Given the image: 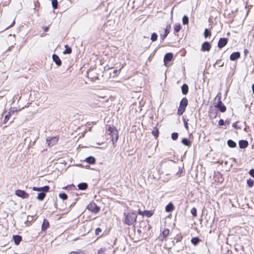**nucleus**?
Returning a JSON list of instances; mask_svg holds the SVG:
<instances>
[{"label":"nucleus","instance_id":"obj_7","mask_svg":"<svg viewBox=\"0 0 254 254\" xmlns=\"http://www.w3.org/2000/svg\"><path fill=\"white\" fill-rule=\"evenodd\" d=\"M214 106L215 108L219 110V111L222 113L225 112L226 110V106L222 103V101L220 100L218 101V103Z\"/></svg>","mask_w":254,"mask_h":254},{"label":"nucleus","instance_id":"obj_32","mask_svg":"<svg viewBox=\"0 0 254 254\" xmlns=\"http://www.w3.org/2000/svg\"><path fill=\"white\" fill-rule=\"evenodd\" d=\"M158 35L156 33H153L151 36V40L152 42H155L157 40Z\"/></svg>","mask_w":254,"mask_h":254},{"label":"nucleus","instance_id":"obj_15","mask_svg":"<svg viewBox=\"0 0 254 254\" xmlns=\"http://www.w3.org/2000/svg\"><path fill=\"white\" fill-rule=\"evenodd\" d=\"M173 55L171 53H168L166 54L164 58V62H169L171 61L172 59H173Z\"/></svg>","mask_w":254,"mask_h":254},{"label":"nucleus","instance_id":"obj_26","mask_svg":"<svg viewBox=\"0 0 254 254\" xmlns=\"http://www.w3.org/2000/svg\"><path fill=\"white\" fill-rule=\"evenodd\" d=\"M227 144L228 146L231 148H234L236 146V143L231 139H229L227 141Z\"/></svg>","mask_w":254,"mask_h":254},{"label":"nucleus","instance_id":"obj_25","mask_svg":"<svg viewBox=\"0 0 254 254\" xmlns=\"http://www.w3.org/2000/svg\"><path fill=\"white\" fill-rule=\"evenodd\" d=\"M182 142L184 145L188 146H190L191 145V142L190 141L186 138H183L182 140Z\"/></svg>","mask_w":254,"mask_h":254},{"label":"nucleus","instance_id":"obj_23","mask_svg":"<svg viewBox=\"0 0 254 254\" xmlns=\"http://www.w3.org/2000/svg\"><path fill=\"white\" fill-rule=\"evenodd\" d=\"M218 111L216 110L211 109L209 111V116L211 118H215L216 117Z\"/></svg>","mask_w":254,"mask_h":254},{"label":"nucleus","instance_id":"obj_46","mask_svg":"<svg viewBox=\"0 0 254 254\" xmlns=\"http://www.w3.org/2000/svg\"><path fill=\"white\" fill-rule=\"evenodd\" d=\"M218 124L219 126H223L224 124V121L222 119H220L219 121Z\"/></svg>","mask_w":254,"mask_h":254},{"label":"nucleus","instance_id":"obj_17","mask_svg":"<svg viewBox=\"0 0 254 254\" xmlns=\"http://www.w3.org/2000/svg\"><path fill=\"white\" fill-rule=\"evenodd\" d=\"M85 161L90 164H94L95 163V158L93 156L87 157Z\"/></svg>","mask_w":254,"mask_h":254},{"label":"nucleus","instance_id":"obj_28","mask_svg":"<svg viewBox=\"0 0 254 254\" xmlns=\"http://www.w3.org/2000/svg\"><path fill=\"white\" fill-rule=\"evenodd\" d=\"M181 26L180 24L176 23L174 27V32L176 33L179 32L180 30H181Z\"/></svg>","mask_w":254,"mask_h":254},{"label":"nucleus","instance_id":"obj_11","mask_svg":"<svg viewBox=\"0 0 254 254\" xmlns=\"http://www.w3.org/2000/svg\"><path fill=\"white\" fill-rule=\"evenodd\" d=\"M52 59L53 61L58 66H60L61 65L62 62L58 55L53 54L52 55Z\"/></svg>","mask_w":254,"mask_h":254},{"label":"nucleus","instance_id":"obj_51","mask_svg":"<svg viewBox=\"0 0 254 254\" xmlns=\"http://www.w3.org/2000/svg\"><path fill=\"white\" fill-rule=\"evenodd\" d=\"M252 88L253 92L254 93V83L252 85Z\"/></svg>","mask_w":254,"mask_h":254},{"label":"nucleus","instance_id":"obj_29","mask_svg":"<svg viewBox=\"0 0 254 254\" xmlns=\"http://www.w3.org/2000/svg\"><path fill=\"white\" fill-rule=\"evenodd\" d=\"M191 242L193 245H196L199 243V239L197 237H194L191 239Z\"/></svg>","mask_w":254,"mask_h":254},{"label":"nucleus","instance_id":"obj_40","mask_svg":"<svg viewBox=\"0 0 254 254\" xmlns=\"http://www.w3.org/2000/svg\"><path fill=\"white\" fill-rule=\"evenodd\" d=\"M17 111V110L15 108H11L8 112V115L10 116L13 114L15 112Z\"/></svg>","mask_w":254,"mask_h":254},{"label":"nucleus","instance_id":"obj_55","mask_svg":"<svg viewBox=\"0 0 254 254\" xmlns=\"http://www.w3.org/2000/svg\"><path fill=\"white\" fill-rule=\"evenodd\" d=\"M14 22H15L14 21H13L12 24L10 26H9V27L11 26L14 23Z\"/></svg>","mask_w":254,"mask_h":254},{"label":"nucleus","instance_id":"obj_35","mask_svg":"<svg viewBox=\"0 0 254 254\" xmlns=\"http://www.w3.org/2000/svg\"><path fill=\"white\" fill-rule=\"evenodd\" d=\"M58 0H52V4L54 9H56L58 7Z\"/></svg>","mask_w":254,"mask_h":254},{"label":"nucleus","instance_id":"obj_4","mask_svg":"<svg viewBox=\"0 0 254 254\" xmlns=\"http://www.w3.org/2000/svg\"><path fill=\"white\" fill-rule=\"evenodd\" d=\"M87 208L89 211L93 212V213H98L100 211V207L97 206L95 203H89L87 206Z\"/></svg>","mask_w":254,"mask_h":254},{"label":"nucleus","instance_id":"obj_52","mask_svg":"<svg viewBox=\"0 0 254 254\" xmlns=\"http://www.w3.org/2000/svg\"><path fill=\"white\" fill-rule=\"evenodd\" d=\"M233 127H236V124L235 123H234L233 124Z\"/></svg>","mask_w":254,"mask_h":254},{"label":"nucleus","instance_id":"obj_20","mask_svg":"<svg viewBox=\"0 0 254 254\" xmlns=\"http://www.w3.org/2000/svg\"><path fill=\"white\" fill-rule=\"evenodd\" d=\"M181 89H182V93L184 95H186L188 93L189 87H188V86L186 84H184L182 85Z\"/></svg>","mask_w":254,"mask_h":254},{"label":"nucleus","instance_id":"obj_41","mask_svg":"<svg viewBox=\"0 0 254 254\" xmlns=\"http://www.w3.org/2000/svg\"><path fill=\"white\" fill-rule=\"evenodd\" d=\"M216 64H218L219 65V66H222L223 65V63H221V61L220 60V61H217L215 64H214V66H215Z\"/></svg>","mask_w":254,"mask_h":254},{"label":"nucleus","instance_id":"obj_53","mask_svg":"<svg viewBox=\"0 0 254 254\" xmlns=\"http://www.w3.org/2000/svg\"><path fill=\"white\" fill-rule=\"evenodd\" d=\"M117 72H118V70H115L113 71V73H117Z\"/></svg>","mask_w":254,"mask_h":254},{"label":"nucleus","instance_id":"obj_45","mask_svg":"<svg viewBox=\"0 0 254 254\" xmlns=\"http://www.w3.org/2000/svg\"><path fill=\"white\" fill-rule=\"evenodd\" d=\"M184 125H185V128H186L187 130H188V129H189V126H188V124L187 122L185 120H184Z\"/></svg>","mask_w":254,"mask_h":254},{"label":"nucleus","instance_id":"obj_48","mask_svg":"<svg viewBox=\"0 0 254 254\" xmlns=\"http://www.w3.org/2000/svg\"><path fill=\"white\" fill-rule=\"evenodd\" d=\"M70 254H80L79 253H77V252H71Z\"/></svg>","mask_w":254,"mask_h":254},{"label":"nucleus","instance_id":"obj_34","mask_svg":"<svg viewBox=\"0 0 254 254\" xmlns=\"http://www.w3.org/2000/svg\"><path fill=\"white\" fill-rule=\"evenodd\" d=\"M59 196L60 198L63 200H65L67 198V195L65 193H60Z\"/></svg>","mask_w":254,"mask_h":254},{"label":"nucleus","instance_id":"obj_14","mask_svg":"<svg viewBox=\"0 0 254 254\" xmlns=\"http://www.w3.org/2000/svg\"><path fill=\"white\" fill-rule=\"evenodd\" d=\"M171 28L170 25L167 26L166 29H165V33L163 35H161V39L163 41L169 33V29Z\"/></svg>","mask_w":254,"mask_h":254},{"label":"nucleus","instance_id":"obj_44","mask_svg":"<svg viewBox=\"0 0 254 254\" xmlns=\"http://www.w3.org/2000/svg\"><path fill=\"white\" fill-rule=\"evenodd\" d=\"M101 231H102V230H101V228H97L96 229V231H95L96 234V235H99V233H100V232H101Z\"/></svg>","mask_w":254,"mask_h":254},{"label":"nucleus","instance_id":"obj_50","mask_svg":"<svg viewBox=\"0 0 254 254\" xmlns=\"http://www.w3.org/2000/svg\"><path fill=\"white\" fill-rule=\"evenodd\" d=\"M244 53H245V55H247V54L248 53V50H247V49H245V50H244Z\"/></svg>","mask_w":254,"mask_h":254},{"label":"nucleus","instance_id":"obj_9","mask_svg":"<svg viewBox=\"0 0 254 254\" xmlns=\"http://www.w3.org/2000/svg\"><path fill=\"white\" fill-rule=\"evenodd\" d=\"M211 45L208 42H204L201 46V50L203 52L209 51L211 49Z\"/></svg>","mask_w":254,"mask_h":254},{"label":"nucleus","instance_id":"obj_12","mask_svg":"<svg viewBox=\"0 0 254 254\" xmlns=\"http://www.w3.org/2000/svg\"><path fill=\"white\" fill-rule=\"evenodd\" d=\"M240 57V54L238 52H234L230 56V59L231 61H235L238 58H239Z\"/></svg>","mask_w":254,"mask_h":254},{"label":"nucleus","instance_id":"obj_47","mask_svg":"<svg viewBox=\"0 0 254 254\" xmlns=\"http://www.w3.org/2000/svg\"><path fill=\"white\" fill-rule=\"evenodd\" d=\"M138 213L142 216H144V211H141L140 209L138 210Z\"/></svg>","mask_w":254,"mask_h":254},{"label":"nucleus","instance_id":"obj_8","mask_svg":"<svg viewBox=\"0 0 254 254\" xmlns=\"http://www.w3.org/2000/svg\"><path fill=\"white\" fill-rule=\"evenodd\" d=\"M49 187L48 186H45L44 187H40V188H37V187H33L32 188V190L34 191H39L40 192H42V191H45V192H48L49 190Z\"/></svg>","mask_w":254,"mask_h":254},{"label":"nucleus","instance_id":"obj_24","mask_svg":"<svg viewBox=\"0 0 254 254\" xmlns=\"http://www.w3.org/2000/svg\"><path fill=\"white\" fill-rule=\"evenodd\" d=\"M65 50L63 52L64 54H69L71 53V48L67 45H65Z\"/></svg>","mask_w":254,"mask_h":254},{"label":"nucleus","instance_id":"obj_42","mask_svg":"<svg viewBox=\"0 0 254 254\" xmlns=\"http://www.w3.org/2000/svg\"><path fill=\"white\" fill-rule=\"evenodd\" d=\"M9 116H10V115L8 114H7L5 116L4 119V123H6L8 121V120H9Z\"/></svg>","mask_w":254,"mask_h":254},{"label":"nucleus","instance_id":"obj_49","mask_svg":"<svg viewBox=\"0 0 254 254\" xmlns=\"http://www.w3.org/2000/svg\"><path fill=\"white\" fill-rule=\"evenodd\" d=\"M31 218L32 219V217H31V216H29L28 217V218H27V219H28V220H27V221H31V220H32V219L31 220Z\"/></svg>","mask_w":254,"mask_h":254},{"label":"nucleus","instance_id":"obj_27","mask_svg":"<svg viewBox=\"0 0 254 254\" xmlns=\"http://www.w3.org/2000/svg\"><path fill=\"white\" fill-rule=\"evenodd\" d=\"M163 239H166L169 234V230L168 229H164L162 232Z\"/></svg>","mask_w":254,"mask_h":254},{"label":"nucleus","instance_id":"obj_22","mask_svg":"<svg viewBox=\"0 0 254 254\" xmlns=\"http://www.w3.org/2000/svg\"><path fill=\"white\" fill-rule=\"evenodd\" d=\"M87 184L85 183H80L78 185L79 190H85L87 188Z\"/></svg>","mask_w":254,"mask_h":254},{"label":"nucleus","instance_id":"obj_5","mask_svg":"<svg viewBox=\"0 0 254 254\" xmlns=\"http://www.w3.org/2000/svg\"><path fill=\"white\" fill-rule=\"evenodd\" d=\"M58 141V138L56 136L49 137L46 139L47 143L49 146H53L54 144H56Z\"/></svg>","mask_w":254,"mask_h":254},{"label":"nucleus","instance_id":"obj_6","mask_svg":"<svg viewBox=\"0 0 254 254\" xmlns=\"http://www.w3.org/2000/svg\"><path fill=\"white\" fill-rule=\"evenodd\" d=\"M15 193L17 196L22 197V198H27L29 197V194L22 190H18L15 191Z\"/></svg>","mask_w":254,"mask_h":254},{"label":"nucleus","instance_id":"obj_13","mask_svg":"<svg viewBox=\"0 0 254 254\" xmlns=\"http://www.w3.org/2000/svg\"><path fill=\"white\" fill-rule=\"evenodd\" d=\"M13 239L15 245H18L22 240V237L19 235H14Z\"/></svg>","mask_w":254,"mask_h":254},{"label":"nucleus","instance_id":"obj_31","mask_svg":"<svg viewBox=\"0 0 254 254\" xmlns=\"http://www.w3.org/2000/svg\"><path fill=\"white\" fill-rule=\"evenodd\" d=\"M182 22L184 25L188 24L189 23V18L187 15H184L182 19Z\"/></svg>","mask_w":254,"mask_h":254},{"label":"nucleus","instance_id":"obj_2","mask_svg":"<svg viewBox=\"0 0 254 254\" xmlns=\"http://www.w3.org/2000/svg\"><path fill=\"white\" fill-rule=\"evenodd\" d=\"M188 104V101L186 97L183 98L180 102V106L178 109V114L182 115L185 112Z\"/></svg>","mask_w":254,"mask_h":254},{"label":"nucleus","instance_id":"obj_10","mask_svg":"<svg viewBox=\"0 0 254 254\" xmlns=\"http://www.w3.org/2000/svg\"><path fill=\"white\" fill-rule=\"evenodd\" d=\"M227 43V39L225 38H221L218 43V47L219 48L224 47Z\"/></svg>","mask_w":254,"mask_h":254},{"label":"nucleus","instance_id":"obj_3","mask_svg":"<svg viewBox=\"0 0 254 254\" xmlns=\"http://www.w3.org/2000/svg\"><path fill=\"white\" fill-rule=\"evenodd\" d=\"M108 131L112 137V141L113 143H114V142H116L118 139L119 136L118 130L115 127H110L108 128Z\"/></svg>","mask_w":254,"mask_h":254},{"label":"nucleus","instance_id":"obj_37","mask_svg":"<svg viewBox=\"0 0 254 254\" xmlns=\"http://www.w3.org/2000/svg\"><path fill=\"white\" fill-rule=\"evenodd\" d=\"M247 184L250 187L252 188L254 186V182L253 180L250 179L247 180Z\"/></svg>","mask_w":254,"mask_h":254},{"label":"nucleus","instance_id":"obj_21","mask_svg":"<svg viewBox=\"0 0 254 254\" xmlns=\"http://www.w3.org/2000/svg\"><path fill=\"white\" fill-rule=\"evenodd\" d=\"M174 209V206L172 203L168 204L165 207V210L167 212H172Z\"/></svg>","mask_w":254,"mask_h":254},{"label":"nucleus","instance_id":"obj_19","mask_svg":"<svg viewBox=\"0 0 254 254\" xmlns=\"http://www.w3.org/2000/svg\"><path fill=\"white\" fill-rule=\"evenodd\" d=\"M47 192H45V191H42V192H39L38 194V195H37V198L41 201V200H43L45 196H46V193Z\"/></svg>","mask_w":254,"mask_h":254},{"label":"nucleus","instance_id":"obj_33","mask_svg":"<svg viewBox=\"0 0 254 254\" xmlns=\"http://www.w3.org/2000/svg\"><path fill=\"white\" fill-rule=\"evenodd\" d=\"M144 216L147 217H150L152 216L153 213L151 211L145 210L144 211Z\"/></svg>","mask_w":254,"mask_h":254},{"label":"nucleus","instance_id":"obj_30","mask_svg":"<svg viewBox=\"0 0 254 254\" xmlns=\"http://www.w3.org/2000/svg\"><path fill=\"white\" fill-rule=\"evenodd\" d=\"M152 133L156 138L159 135V131L158 128L155 127L154 129L152 131Z\"/></svg>","mask_w":254,"mask_h":254},{"label":"nucleus","instance_id":"obj_16","mask_svg":"<svg viewBox=\"0 0 254 254\" xmlns=\"http://www.w3.org/2000/svg\"><path fill=\"white\" fill-rule=\"evenodd\" d=\"M239 144V147L241 148H245L248 145V141L246 140H240Z\"/></svg>","mask_w":254,"mask_h":254},{"label":"nucleus","instance_id":"obj_38","mask_svg":"<svg viewBox=\"0 0 254 254\" xmlns=\"http://www.w3.org/2000/svg\"><path fill=\"white\" fill-rule=\"evenodd\" d=\"M171 137L173 140H176L178 138V133L177 132H173L171 134Z\"/></svg>","mask_w":254,"mask_h":254},{"label":"nucleus","instance_id":"obj_36","mask_svg":"<svg viewBox=\"0 0 254 254\" xmlns=\"http://www.w3.org/2000/svg\"><path fill=\"white\" fill-rule=\"evenodd\" d=\"M211 35V32L207 29H205L204 32V36L205 38H207Z\"/></svg>","mask_w":254,"mask_h":254},{"label":"nucleus","instance_id":"obj_39","mask_svg":"<svg viewBox=\"0 0 254 254\" xmlns=\"http://www.w3.org/2000/svg\"><path fill=\"white\" fill-rule=\"evenodd\" d=\"M190 212L193 216L195 217L197 215V210L196 209L195 207H193L191 210Z\"/></svg>","mask_w":254,"mask_h":254},{"label":"nucleus","instance_id":"obj_18","mask_svg":"<svg viewBox=\"0 0 254 254\" xmlns=\"http://www.w3.org/2000/svg\"><path fill=\"white\" fill-rule=\"evenodd\" d=\"M49 226V223L46 219H44L43 224L42 225V230L45 231L48 228Z\"/></svg>","mask_w":254,"mask_h":254},{"label":"nucleus","instance_id":"obj_1","mask_svg":"<svg viewBox=\"0 0 254 254\" xmlns=\"http://www.w3.org/2000/svg\"><path fill=\"white\" fill-rule=\"evenodd\" d=\"M125 217V223L127 225H132L136 220L137 215L135 213H124Z\"/></svg>","mask_w":254,"mask_h":254},{"label":"nucleus","instance_id":"obj_54","mask_svg":"<svg viewBox=\"0 0 254 254\" xmlns=\"http://www.w3.org/2000/svg\"><path fill=\"white\" fill-rule=\"evenodd\" d=\"M48 29V28L46 27H45L44 30H45V31H47Z\"/></svg>","mask_w":254,"mask_h":254},{"label":"nucleus","instance_id":"obj_43","mask_svg":"<svg viewBox=\"0 0 254 254\" xmlns=\"http://www.w3.org/2000/svg\"><path fill=\"white\" fill-rule=\"evenodd\" d=\"M250 175L253 178H254V169H252L249 172Z\"/></svg>","mask_w":254,"mask_h":254}]
</instances>
